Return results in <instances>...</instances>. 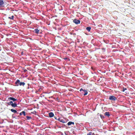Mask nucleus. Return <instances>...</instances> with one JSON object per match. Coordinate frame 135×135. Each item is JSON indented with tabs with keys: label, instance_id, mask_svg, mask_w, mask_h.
<instances>
[{
	"label": "nucleus",
	"instance_id": "f257e3e1",
	"mask_svg": "<svg viewBox=\"0 0 135 135\" xmlns=\"http://www.w3.org/2000/svg\"><path fill=\"white\" fill-rule=\"evenodd\" d=\"M109 99L112 101H115L117 100V98L113 95H110L109 97Z\"/></svg>",
	"mask_w": 135,
	"mask_h": 135
},
{
	"label": "nucleus",
	"instance_id": "f03ea898",
	"mask_svg": "<svg viewBox=\"0 0 135 135\" xmlns=\"http://www.w3.org/2000/svg\"><path fill=\"white\" fill-rule=\"evenodd\" d=\"M4 2L3 0H0V8L4 6Z\"/></svg>",
	"mask_w": 135,
	"mask_h": 135
},
{
	"label": "nucleus",
	"instance_id": "7ed1b4c3",
	"mask_svg": "<svg viewBox=\"0 0 135 135\" xmlns=\"http://www.w3.org/2000/svg\"><path fill=\"white\" fill-rule=\"evenodd\" d=\"M73 22L76 24H79L80 23V21L79 20H77L76 19H74Z\"/></svg>",
	"mask_w": 135,
	"mask_h": 135
},
{
	"label": "nucleus",
	"instance_id": "20e7f679",
	"mask_svg": "<svg viewBox=\"0 0 135 135\" xmlns=\"http://www.w3.org/2000/svg\"><path fill=\"white\" fill-rule=\"evenodd\" d=\"M8 100H12L14 102L15 101H17V100H18L17 99H16L13 97H9L8 98Z\"/></svg>",
	"mask_w": 135,
	"mask_h": 135
},
{
	"label": "nucleus",
	"instance_id": "39448f33",
	"mask_svg": "<svg viewBox=\"0 0 135 135\" xmlns=\"http://www.w3.org/2000/svg\"><path fill=\"white\" fill-rule=\"evenodd\" d=\"M20 81L19 79L17 80L15 82V84L17 86H18L19 85L20 83Z\"/></svg>",
	"mask_w": 135,
	"mask_h": 135
},
{
	"label": "nucleus",
	"instance_id": "423d86ee",
	"mask_svg": "<svg viewBox=\"0 0 135 135\" xmlns=\"http://www.w3.org/2000/svg\"><path fill=\"white\" fill-rule=\"evenodd\" d=\"M57 120H58L60 122H62V123H65V121H64V120L63 119H61L60 118H59L57 119Z\"/></svg>",
	"mask_w": 135,
	"mask_h": 135
},
{
	"label": "nucleus",
	"instance_id": "0eeeda50",
	"mask_svg": "<svg viewBox=\"0 0 135 135\" xmlns=\"http://www.w3.org/2000/svg\"><path fill=\"white\" fill-rule=\"evenodd\" d=\"M104 115L105 116H107L108 117L110 116V114L109 112H106L104 114Z\"/></svg>",
	"mask_w": 135,
	"mask_h": 135
},
{
	"label": "nucleus",
	"instance_id": "6e6552de",
	"mask_svg": "<svg viewBox=\"0 0 135 135\" xmlns=\"http://www.w3.org/2000/svg\"><path fill=\"white\" fill-rule=\"evenodd\" d=\"M49 117H52L54 116V114L52 112H50L49 113Z\"/></svg>",
	"mask_w": 135,
	"mask_h": 135
},
{
	"label": "nucleus",
	"instance_id": "1a4fd4ad",
	"mask_svg": "<svg viewBox=\"0 0 135 135\" xmlns=\"http://www.w3.org/2000/svg\"><path fill=\"white\" fill-rule=\"evenodd\" d=\"M11 105L12 107H16L17 106V104L16 103H12L11 104Z\"/></svg>",
	"mask_w": 135,
	"mask_h": 135
},
{
	"label": "nucleus",
	"instance_id": "9d476101",
	"mask_svg": "<svg viewBox=\"0 0 135 135\" xmlns=\"http://www.w3.org/2000/svg\"><path fill=\"white\" fill-rule=\"evenodd\" d=\"M23 114L24 116L26 115V113L24 111H23L20 113V115H21Z\"/></svg>",
	"mask_w": 135,
	"mask_h": 135
},
{
	"label": "nucleus",
	"instance_id": "9b49d317",
	"mask_svg": "<svg viewBox=\"0 0 135 135\" xmlns=\"http://www.w3.org/2000/svg\"><path fill=\"white\" fill-rule=\"evenodd\" d=\"M40 30L38 29H35L34 30V32L36 33H39Z\"/></svg>",
	"mask_w": 135,
	"mask_h": 135
},
{
	"label": "nucleus",
	"instance_id": "f8f14e48",
	"mask_svg": "<svg viewBox=\"0 0 135 135\" xmlns=\"http://www.w3.org/2000/svg\"><path fill=\"white\" fill-rule=\"evenodd\" d=\"M68 126H69L71 125V124H74V123L72 122H69L67 123Z\"/></svg>",
	"mask_w": 135,
	"mask_h": 135
},
{
	"label": "nucleus",
	"instance_id": "ddd939ff",
	"mask_svg": "<svg viewBox=\"0 0 135 135\" xmlns=\"http://www.w3.org/2000/svg\"><path fill=\"white\" fill-rule=\"evenodd\" d=\"M87 135H95L94 133L90 132L88 133H87Z\"/></svg>",
	"mask_w": 135,
	"mask_h": 135
},
{
	"label": "nucleus",
	"instance_id": "4468645a",
	"mask_svg": "<svg viewBox=\"0 0 135 135\" xmlns=\"http://www.w3.org/2000/svg\"><path fill=\"white\" fill-rule=\"evenodd\" d=\"M11 110L12 112L13 113H17V114H18V112H17V111L13 109H11Z\"/></svg>",
	"mask_w": 135,
	"mask_h": 135
},
{
	"label": "nucleus",
	"instance_id": "2eb2a0df",
	"mask_svg": "<svg viewBox=\"0 0 135 135\" xmlns=\"http://www.w3.org/2000/svg\"><path fill=\"white\" fill-rule=\"evenodd\" d=\"M83 91L84 92V95L85 96L87 95L88 93L87 91L85 89Z\"/></svg>",
	"mask_w": 135,
	"mask_h": 135
},
{
	"label": "nucleus",
	"instance_id": "dca6fc26",
	"mask_svg": "<svg viewBox=\"0 0 135 135\" xmlns=\"http://www.w3.org/2000/svg\"><path fill=\"white\" fill-rule=\"evenodd\" d=\"M91 29V27H88L86 28V29L89 32L90 31Z\"/></svg>",
	"mask_w": 135,
	"mask_h": 135
},
{
	"label": "nucleus",
	"instance_id": "f3484780",
	"mask_svg": "<svg viewBox=\"0 0 135 135\" xmlns=\"http://www.w3.org/2000/svg\"><path fill=\"white\" fill-rule=\"evenodd\" d=\"M25 84V83L24 82H20V83L19 85L20 86H22V85L23 86H24Z\"/></svg>",
	"mask_w": 135,
	"mask_h": 135
},
{
	"label": "nucleus",
	"instance_id": "a211bd4d",
	"mask_svg": "<svg viewBox=\"0 0 135 135\" xmlns=\"http://www.w3.org/2000/svg\"><path fill=\"white\" fill-rule=\"evenodd\" d=\"M26 118H27V119L28 120H29L31 119H32V117L30 116H27L26 117Z\"/></svg>",
	"mask_w": 135,
	"mask_h": 135
},
{
	"label": "nucleus",
	"instance_id": "6ab92c4d",
	"mask_svg": "<svg viewBox=\"0 0 135 135\" xmlns=\"http://www.w3.org/2000/svg\"><path fill=\"white\" fill-rule=\"evenodd\" d=\"M14 16H12L11 17H8V18L11 20H13Z\"/></svg>",
	"mask_w": 135,
	"mask_h": 135
},
{
	"label": "nucleus",
	"instance_id": "aec40b11",
	"mask_svg": "<svg viewBox=\"0 0 135 135\" xmlns=\"http://www.w3.org/2000/svg\"><path fill=\"white\" fill-rule=\"evenodd\" d=\"M12 103H13V102L12 101H11L10 102L8 103H7L8 105H11Z\"/></svg>",
	"mask_w": 135,
	"mask_h": 135
},
{
	"label": "nucleus",
	"instance_id": "412c9836",
	"mask_svg": "<svg viewBox=\"0 0 135 135\" xmlns=\"http://www.w3.org/2000/svg\"><path fill=\"white\" fill-rule=\"evenodd\" d=\"M101 118L102 119H103L104 118V116L102 115H100Z\"/></svg>",
	"mask_w": 135,
	"mask_h": 135
},
{
	"label": "nucleus",
	"instance_id": "4be33fe9",
	"mask_svg": "<svg viewBox=\"0 0 135 135\" xmlns=\"http://www.w3.org/2000/svg\"><path fill=\"white\" fill-rule=\"evenodd\" d=\"M126 89H127L126 88H123V92H124Z\"/></svg>",
	"mask_w": 135,
	"mask_h": 135
},
{
	"label": "nucleus",
	"instance_id": "5701e85b",
	"mask_svg": "<svg viewBox=\"0 0 135 135\" xmlns=\"http://www.w3.org/2000/svg\"><path fill=\"white\" fill-rule=\"evenodd\" d=\"M83 90H84L82 88H81L80 90V91H83Z\"/></svg>",
	"mask_w": 135,
	"mask_h": 135
},
{
	"label": "nucleus",
	"instance_id": "b1692460",
	"mask_svg": "<svg viewBox=\"0 0 135 135\" xmlns=\"http://www.w3.org/2000/svg\"><path fill=\"white\" fill-rule=\"evenodd\" d=\"M27 71V70L26 69L24 70V71L25 73Z\"/></svg>",
	"mask_w": 135,
	"mask_h": 135
},
{
	"label": "nucleus",
	"instance_id": "393cba45",
	"mask_svg": "<svg viewBox=\"0 0 135 135\" xmlns=\"http://www.w3.org/2000/svg\"><path fill=\"white\" fill-rule=\"evenodd\" d=\"M54 118H55V119H57H57L56 118V117H54Z\"/></svg>",
	"mask_w": 135,
	"mask_h": 135
},
{
	"label": "nucleus",
	"instance_id": "a878e982",
	"mask_svg": "<svg viewBox=\"0 0 135 135\" xmlns=\"http://www.w3.org/2000/svg\"><path fill=\"white\" fill-rule=\"evenodd\" d=\"M67 59V58H65V59Z\"/></svg>",
	"mask_w": 135,
	"mask_h": 135
},
{
	"label": "nucleus",
	"instance_id": "bb28decb",
	"mask_svg": "<svg viewBox=\"0 0 135 135\" xmlns=\"http://www.w3.org/2000/svg\"><path fill=\"white\" fill-rule=\"evenodd\" d=\"M1 95V94L0 93V95Z\"/></svg>",
	"mask_w": 135,
	"mask_h": 135
}]
</instances>
